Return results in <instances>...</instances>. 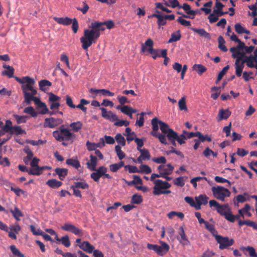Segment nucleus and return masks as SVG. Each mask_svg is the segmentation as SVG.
Segmentation results:
<instances>
[{
	"instance_id": "f257e3e1",
	"label": "nucleus",
	"mask_w": 257,
	"mask_h": 257,
	"mask_svg": "<svg viewBox=\"0 0 257 257\" xmlns=\"http://www.w3.org/2000/svg\"><path fill=\"white\" fill-rule=\"evenodd\" d=\"M100 37V34L93 32L91 29H85L84 31L83 36L80 38L82 47L84 50H87L88 48L93 43H95Z\"/></svg>"
},
{
	"instance_id": "f03ea898",
	"label": "nucleus",
	"mask_w": 257,
	"mask_h": 257,
	"mask_svg": "<svg viewBox=\"0 0 257 257\" xmlns=\"http://www.w3.org/2000/svg\"><path fill=\"white\" fill-rule=\"evenodd\" d=\"M53 136L59 142L74 140L76 138L75 134L71 133L68 128H65L63 126L59 127V131H54Z\"/></svg>"
},
{
	"instance_id": "7ed1b4c3",
	"label": "nucleus",
	"mask_w": 257,
	"mask_h": 257,
	"mask_svg": "<svg viewBox=\"0 0 257 257\" xmlns=\"http://www.w3.org/2000/svg\"><path fill=\"white\" fill-rule=\"evenodd\" d=\"M25 84L22 85V89L24 94L25 99H28L31 94H37V91L34 89L33 85L35 83V81L33 78L29 76H26Z\"/></svg>"
},
{
	"instance_id": "20e7f679",
	"label": "nucleus",
	"mask_w": 257,
	"mask_h": 257,
	"mask_svg": "<svg viewBox=\"0 0 257 257\" xmlns=\"http://www.w3.org/2000/svg\"><path fill=\"white\" fill-rule=\"evenodd\" d=\"M160 121L157 117H155L152 119V131L151 132V134L158 138L162 144L167 145L168 142L166 139V136L158 132Z\"/></svg>"
},
{
	"instance_id": "39448f33",
	"label": "nucleus",
	"mask_w": 257,
	"mask_h": 257,
	"mask_svg": "<svg viewBox=\"0 0 257 257\" xmlns=\"http://www.w3.org/2000/svg\"><path fill=\"white\" fill-rule=\"evenodd\" d=\"M211 190L214 197L222 201L226 197H229L231 194L227 189L222 186L213 187Z\"/></svg>"
},
{
	"instance_id": "423d86ee",
	"label": "nucleus",
	"mask_w": 257,
	"mask_h": 257,
	"mask_svg": "<svg viewBox=\"0 0 257 257\" xmlns=\"http://www.w3.org/2000/svg\"><path fill=\"white\" fill-rule=\"evenodd\" d=\"M160 243L161 246L148 243L147 247L150 250L155 251L158 254L163 256L169 251L170 246L167 243L162 241H160Z\"/></svg>"
},
{
	"instance_id": "0eeeda50",
	"label": "nucleus",
	"mask_w": 257,
	"mask_h": 257,
	"mask_svg": "<svg viewBox=\"0 0 257 257\" xmlns=\"http://www.w3.org/2000/svg\"><path fill=\"white\" fill-rule=\"evenodd\" d=\"M36 94H31L28 99H25L26 103L27 104H30L31 103V101L33 100L39 108H42V110L40 111L39 113L43 114L47 113V112H48V108L47 107L46 104L42 102L40 98L34 96Z\"/></svg>"
},
{
	"instance_id": "6e6552de",
	"label": "nucleus",
	"mask_w": 257,
	"mask_h": 257,
	"mask_svg": "<svg viewBox=\"0 0 257 257\" xmlns=\"http://www.w3.org/2000/svg\"><path fill=\"white\" fill-rule=\"evenodd\" d=\"M217 243L219 244V249H224L233 244L234 240L227 236H222L220 235L214 234Z\"/></svg>"
},
{
	"instance_id": "1a4fd4ad",
	"label": "nucleus",
	"mask_w": 257,
	"mask_h": 257,
	"mask_svg": "<svg viewBox=\"0 0 257 257\" xmlns=\"http://www.w3.org/2000/svg\"><path fill=\"white\" fill-rule=\"evenodd\" d=\"M209 203L210 207H215L217 212L222 216H224L228 211H230L229 207L227 204L220 205L215 200H210Z\"/></svg>"
},
{
	"instance_id": "9d476101",
	"label": "nucleus",
	"mask_w": 257,
	"mask_h": 257,
	"mask_svg": "<svg viewBox=\"0 0 257 257\" xmlns=\"http://www.w3.org/2000/svg\"><path fill=\"white\" fill-rule=\"evenodd\" d=\"M155 186L153 188V194L155 195V192H160L162 189H167L171 187L170 183L166 181H163L162 180H156L154 182Z\"/></svg>"
},
{
	"instance_id": "9b49d317",
	"label": "nucleus",
	"mask_w": 257,
	"mask_h": 257,
	"mask_svg": "<svg viewBox=\"0 0 257 257\" xmlns=\"http://www.w3.org/2000/svg\"><path fill=\"white\" fill-rule=\"evenodd\" d=\"M39 161L40 160L36 157L33 158L32 162L30 163L31 168V170H29L30 175L37 176L41 175V171L42 168H40V167L38 166Z\"/></svg>"
},
{
	"instance_id": "f8f14e48",
	"label": "nucleus",
	"mask_w": 257,
	"mask_h": 257,
	"mask_svg": "<svg viewBox=\"0 0 257 257\" xmlns=\"http://www.w3.org/2000/svg\"><path fill=\"white\" fill-rule=\"evenodd\" d=\"M100 109L102 111V116L106 119H108L110 121H116L118 120L117 115L111 111H107L106 109L104 107H100Z\"/></svg>"
},
{
	"instance_id": "ddd939ff",
	"label": "nucleus",
	"mask_w": 257,
	"mask_h": 257,
	"mask_svg": "<svg viewBox=\"0 0 257 257\" xmlns=\"http://www.w3.org/2000/svg\"><path fill=\"white\" fill-rule=\"evenodd\" d=\"M63 120L61 118H55L54 117L46 118L45 119L44 126L54 128L61 124Z\"/></svg>"
},
{
	"instance_id": "4468645a",
	"label": "nucleus",
	"mask_w": 257,
	"mask_h": 257,
	"mask_svg": "<svg viewBox=\"0 0 257 257\" xmlns=\"http://www.w3.org/2000/svg\"><path fill=\"white\" fill-rule=\"evenodd\" d=\"M195 199L196 202V209L199 210L201 209L202 205H205L207 204L209 198L205 194H201L196 196Z\"/></svg>"
},
{
	"instance_id": "2eb2a0df",
	"label": "nucleus",
	"mask_w": 257,
	"mask_h": 257,
	"mask_svg": "<svg viewBox=\"0 0 257 257\" xmlns=\"http://www.w3.org/2000/svg\"><path fill=\"white\" fill-rule=\"evenodd\" d=\"M160 128L162 132L163 133L162 134L166 136V139L169 135H172L173 134L176 133L172 129L170 128L168 124L162 121H160Z\"/></svg>"
},
{
	"instance_id": "dca6fc26",
	"label": "nucleus",
	"mask_w": 257,
	"mask_h": 257,
	"mask_svg": "<svg viewBox=\"0 0 257 257\" xmlns=\"http://www.w3.org/2000/svg\"><path fill=\"white\" fill-rule=\"evenodd\" d=\"M90 28L91 30H93V32H97L100 34V31H104L105 29V27H104L103 22H94L91 24Z\"/></svg>"
},
{
	"instance_id": "f3484780",
	"label": "nucleus",
	"mask_w": 257,
	"mask_h": 257,
	"mask_svg": "<svg viewBox=\"0 0 257 257\" xmlns=\"http://www.w3.org/2000/svg\"><path fill=\"white\" fill-rule=\"evenodd\" d=\"M153 41L151 39H148L145 44L142 45L141 48L142 52H145L147 49L146 46H148L149 47L148 51L150 54L153 52H155L156 50L153 48Z\"/></svg>"
},
{
	"instance_id": "a211bd4d",
	"label": "nucleus",
	"mask_w": 257,
	"mask_h": 257,
	"mask_svg": "<svg viewBox=\"0 0 257 257\" xmlns=\"http://www.w3.org/2000/svg\"><path fill=\"white\" fill-rule=\"evenodd\" d=\"M231 112L228 109H221L218 112L217 119L218 121L223 119H227L231 115Z\"/></svg>"
},
{
	"instance_id": "6ab92c4d",
	"label": "nucleus",
	"mask_w": 257,
	"mask_h": 257,
	"mask_svg": "<svg viewBox=\"0 0 257 257\" xmlns=\"http://www.w3.org/2000/svg\"><path fill=\"white\" fill-rule=\"evenodd\" d=\"M79 247L88 253H92L94 249L93 245H91L87 241H83L81 244L79 245Z\"/></svg>"
},
{
	"instance_id": "aec40b11",
	"label": "nucleus",
	"mask_w": 257,
	"mask_h": 257,
	"mask_svg": "<svg viewBox=\"0 0 257 257\" xmlns=\"http://www.w3.org/2000/svg\"><path fill=\"white\" fill-rule=\"evenodd\" d=\"M90 162L87 163V167L92 171L96 170L97 164V158L96 156L91 154L90 156Z\"/></svg>"
},
{
	"instance_id": "412c9836",
	"label": "nucleus",
	"mask_w": 257,
	"mask_h": 257,
	"mask_svg": "<svg viewBox=\"0 0 257 257\" xmlns=\"http://www.w3.org/2000/svg\"><path fill=\"white\" fill-rule=\"evenodd\" d=\"M53 19L58 24L66 26L70 25L72 22V19L67 17L65 18L54 17Z\"/></svg>"
},
{
	"instance_id": "4be33fe9",
	"label": "nucleus",
	"mask_w": 257,
	"mask_h": 257,
	"mask_svg": "<svg viewBox=\"0 0 257 257\" xmlns=\"http://www.w3.org/2000/svg\"><path fill=\"white\" fill-rule=\"evenodd\" d=\"M179 234L181 237V240H179L180 242L184 245H187L189 243V241L186 236L184 228L182 226L179 228Z\"/></svg>"
},
{
	"instance_id": "5701e85b",
	"label": "nucleus",
	"mask_w": 257,
	"mask_h": 257,
	"mask_svg": "<svg viewBox=\"0 0 257 257\" xmlns=\"http://www.w3.org/2000/svg\"><path fill=\"white\" fill-rule=\"evenodd\" d=\"M191 29L194 32L197 33L201 37H204L208 39H211L210 34L204 29H197L192 28Z\"/></svg>"
},
{
	"instance_id": "b1692460",
	"label": "nucleus",
	"mask_w": 257,
	"mask_h": 257,
	"mask_svg": "<svg viewBox=\"0 0 257 257\" xmlns=\"http://www.w3.org/2000/svg\"><path fill=\"white\" fill-rule=\"evenodd\" d=\"M55 172L61 180H63L68 174V170L65 168H57L55 169Z\"/></svg>"
},
{
	"instance_id": "393cba45",
	"label": "nucleus",
	"mask_w": 257,
	"mask_h": 257,
	"mask_svg": "<svg viewBox=\"0 0 257 257\" xmlns=\"http://www.w3.org/2000/svg\"><path fill=\"white\" fill-rule=\"evenodd\" d=\"M89 91L93 93L97 94V93L100 92H101L102 94L104 96H112L114 95V93L110 92L108 90L105 89H96L95 88H90L89 90Z\"/></svg>"
},
{
	"instance_id": "a878e982",
	"label": "nucleus",
	"mask_w": 257,
	"mask_h": 257,
	"mask_svg": "<svg viewBox=\"0 0 257 257\" xmlns=\"http://www.w3.org/2000/svg\"><path fill=\"white\" fill-rule=\"evenodd\" d=\"M46 184L48 185L50 187L55 189L61 186L62 185V182L56 179H52L48 180L46 182Z\"/></svg>"
},
{
	"instance_id": "bb28decb",
	"label": "nucleus",
	"mask_w": 257,
	"mask_h": 257,
	"mask_svg": "<svg viewBox=\"0 0 257 257\" xmlns=\"http://www.w3.org/2000/svg\"><path fill=\"white\" fill-rule=\"evenodd\" d=\"M3 67L5 69H7V70L4 71L2 72V75H7L10 78L14 77V69L12 66L7 65V64H4Z\"/></svg>"
},
{
	"instance_id": "cd10ccee",
	"label": "nucleus",
	"mask_w": 257,
	"mask_h": 257,
	"mask_svg": "<svg viewBox=\"0 0 257 257\" xmlns=\"http://www.w3.org/2000/svg\"><path fill=\"white\" fill-rule=\"evenodd\" d=\"M155 17L158 19V24L159 26H164L166 24V19L165 16L160 14H153L149 16V18Z\"/></svg>"
},
{
	"instance_id": "c85d7f7f",
	"label": "nucleus",
	"mask_w": 257,
	"mask_h": 257,
	"mask_svg": "<svg viewBox=\"0 0 257 257\" xmlns=\"http://www.w3.org/2000/svg\"><path fill=\"white\" fill-rule=\"evenodd\" d=\"M179 9H183L188 15L195 16L196 14V11L191 10L190 6L187 3L180 5Z\"/></svg>"
},
{
	"instance_id": "c756f323",
	"label": "nucleus",
	"mask_w": 257,
	"mask_h": 257,
	"mask_svg": "<svg viewBox=\"0 0 257 257\" xmlns=\"http://www.w3.org/2000/svg\"><path fill=\"white\" fill-rule=\"evenodd\" d=\"M24 151L27 156L24 158L23 161L26 165H28L33 157V153L29 148L25 149Z\"/></svg>"
},
{
	"instance_id": "7c9ffc66",
	"label": "nucleus",
	"mask_w": 257,
	"mask_h": 257,
	"mask_svg": "<svg viewBox=\"0 0 257 257\" xmlns=\"http://www.w3.org/2000/svg\"><path fill=\"white\" fill-rule=\"evenodd\" d=\"M40 89L43 91H46L47 89L46 87H50L52 85V83L46 79H43L39 82Z\"/></svg>"
},
{
	"instance_id": "2f4dec72",
	"label": "nucleus",
	"mask_w": 257,
	"mask_h": 257,
	"mask_svg": "<svg viewBox=\"0 0 257 257\" xmlns=\"http://www.w3.org/2000/svg\"><path fill=\"white\" fill-rule=\"evenodd\" d=\"M10 212L12 213L14 217L18 221L21 220L20 217H22L23 214L21 210L17 207H15L14 209H11Z\"/></svg>"
},
{
	"instance_id": "473e14b6",
	"label": "nucleus",
	"mask_w": 257,
	"mask_h": 257,
	"mask_svg": "<svg viewBox=\"0 0 257 257\" xmlns=\"http://www.w3.org/2000/svg\"><path fill=\"white\" fill-rule=\"evenodd\" d=\"M234 29L235 31L239 34H249L250 31L244 28L239 23L236 24L234 26Z\"/></svg>"
},
{
	"instance_id": "72a5a7b5",
	"label": "nucleus",
	"mask_w": 257,
	"mask_h": 257,
	"mask_svg": "<svg viewBox=\"0 0 257 257\" xmlns=\"http://www.w3.org/2000/svg\"><path fill=\"white\" fill-rule=\"evenodd\" d=\"M240 249L242 251H247L248 252L249 255L251 257H255L257 255L255 250L254 247L247 246H242L240 247Z\"/></svg>"
},
{
	"instance_id": "f704fd0d",
	"label": "nucleus",
	"mask_w": 257,
	"mask_h": 257,
	"mask_svg": "<svg viewBox=\"0 0 257 257\" xmlns=\"http://www.w3.org/2000/svg\"><path fill=\"white\" fill-rule=\"evenodd\" d=\"M10 133L11 135L13 134L19 135L23 134H26V132L22 130L21 126L19 125L14 126L12 129L10 131Z\"/></svg>"
},
{
	"instance_id": "c9c22d12",
	"label": "nucleus",
	"mask_w": 257,
	"mask_h": 257,
	"mask_svg": "<svg viewBox=\"0 0 257 257\" xmlns=\"http://www.w3.org/2000/svg\"><path fill=\"white\" fill-rule=\"evenodd\" d=\"M71 188H81L87 189L89 188V185L85 182H75L74 184L71 186Z\"/></svg>"
},
{
	"instance_id": "e433bc0d",
	"label": "nucleus",
	"mask_w": 257,
	"mask_h": 257,
	"mask_svg": "<svg viewBox=\"0 0 257 257\" xmlns=\"http://www.w3.org/2000/svg\"><path fill=\"white\" fill-rule=\"evenodd\" d=\"M193 70L197 72L199 75H201L206 71L207 69L201 64H194L193 66Z\"/></svg>"
},
{
	"instance_id": "4c0bfd02",
	"label": "nucleus",
	"mask_w": 257,
	"mask_h": 257,
	"mask_svg": "<svg viewBox=\"0 0 257 257\" xmlns=\"http://www.w3.org/2000/svg\"><path fill=\"white\" fill-rule=\"evenodd\" d=\"M218 48L223 52H226L227 51V49L226 47L225 46V41L221 36H220L218 38Z\"/></svg>"
},
{
	"instance_id": "58836bf2",
	"label": "nucleus",
	"mask_w": 257,
	"mask_h": 257,
	"mask_svg": "<svg viewBox=\"0 0 257 257\" xmlns=\"http://www.w3.org/2000/svg\"><path fill=\"white\" fill-rule=\"evenodd\" d=\"M82 125V123L80 121H78L70 123V127L72 128V130L73 132H77L79 130L81 129Z\"/></svg>"
},
{
	"instance_id": "ea45409f",
	"label": "nucleus",
	"mask_w": 257,
	"mask_h": 257,
	"mask_svg": "<svg viewBox=\"0 0 257 257\" xmlns=\"http://www.w3.org/2000/svg\"><path fill=\"white\" fill-rule=\"evenodd\" d=\"M174 167L170 164H167L166 166L164 165V169L162 172V175L165 176V175H171L173 170Z\"/></svg>"
},
{
	"instance_id": "a19ab883",
	"label": "nucleus",
	"mask_w": 257,
	"mask_h": 257,
	"mask_svg": "<svg viewBox=\"0 0 257 257\" xmlns=\"http://www.w3.org/2000/svg\"><path fill=\"white\" fill-rule=\"evenodd\" d=\"M124 165V163L123 161H121L118 163H115L111 164L109 166V169L111 171L115 172L118 170L120 168Z\"/></svg>"
},
{
	"instance_id": "79ce46f5",
	"label": "nucleus",
	"mask_w": 257,
	"mask_h": 257,
	"mask_svg": "<svg viewBox=\"0 0 257 257\" xmlns=\"http://www.w3.org/2000/svg\"><path fill=\"white\" fill-rule=\"evenodd\" d=\"M66 162L67 165H70L76 169L80 167V163L77 160L69 159L66 160Z\"/></svg>"
},
{
	"instance_id": "37998d69",
	"label": "nucleus",
	"mask_w": 257,
	"mask_h": 257,
	"mask_svg": "<svg viewBox=\"0 0 257 257\" xmlns=\"http://www.w3.org/2000/svg\"><path fill=\"white\" fill-rule=\"evenodd\" d=\"M196 137H198L199 140L201 142H204L206 141L208 142H211L212 141L211 137L208 135L204 136L200 132H197Z\"/></svg>"
},
{
	"instance_id": "c03bdc74",
	"label": "nucleus",
	"mask_w": 257,
	"mask_h": 257,
	"mask_svg": "<svg viewBox=\"0 0 257 257\" xmlns=\"http://www.w3.org/2000/svg\"><path fill=\"white\" fill-rule=\"evenodd\" d=\"M177 33H178V34H176L174 33H173L171 34V37L168 41L169 43H172L174 42H177V41L180 40V39L181 38V35L180 34V31L179 30H178L177 32Z\"/></svg>"
},
{
	"instance_id": "a18cd8bd",
	"label": "nucleus",
	"mask_w": 257,
	"mask_h": 257,
	"mask_svg": "<svg viewBox=\"0 0 257 257\" xmlns=\"http://www.w3.org/2000/svg\"><path fill=\"white\" fill-rule=\"evenodd\" d=\"M229 68V65H227L224 67L222 70L219 72L216 81V83H218L222 78L223 76L226 74V72Z\"/></svg>"
},
{
	"instance_id": "49530a36",
	"label": "nucleus",
	"mask_w": 257,
	"mask_h": 257,
	"mask_svg": "<svg viewBox=\"0 0 257 257\" xmlns=\"http://www.w3.org/2000/svg\"><path fill=\"white\" fill-rule=\"evenodd\" d=\"M14 117L16 120L17 123L20 124L26 122L27 119L29 118V116L27 115H19L18 114H14Z\"/></svg>"
},
{
	"instance_id": "de8ad7c7",
	"label": "nucleus",
	"mask_w": 257,
	"mask_h": 257,
	"mask_svg": "<svg viewBox=\"0 0 257 257\" xmlns=\"http://www.w3.org/2000/svg\"><path fill=\"white\" fill-rule=\"evenodd\" d=\"M178 105L180 110L187 111L188 110L185 97H183L178 102Z\"/></svg>"
},
{
	"instance_id": "09e8293b",
	"label": "nucleus",
	"mask_w": 257,
	"mask_h": 257,
	"mask_svg": "<svg viewBox=\"0 0 257 257\" xmlns=\"http://www.w3.org/2000/svg\"><path fill=\"white\" fill-rule=\"evenodd\" d=\"M24 112L31 114L33 117H36L38 113L35 111L34 108L32 106H29L26 107L24 110Z\"/></svg>"
},
{
	"instance_id": "8fccbe9b",
	"label": "nucleus",
	"mask_w": 257,
	"mask_h": 257,
	"mask_svg": "<svg viewBox=\"0 0 257 257\" xmlns=\"http://www.w3.org/2000/svg\"><path fill=\"white\" fill-rule=\"evenodd\" d=\"M12 122L10 120H7L6 121V123L5 125L3 126L2 129V131L4 133L5 132L8 133L10 132V131L12 129Z\"/></svg>"
},
{
	"instance_id": "3c124183",
	"label": "nucleus",
	"mask_w": 257,
	"mask_h": 257,
	"mask_svg": "<svg viewBox=\"0 0 257 257\" xmlns=\"http://www.w3.org/2000/svg\"><path fill=\"white\" fill-rule=\"evenodd\" d=\"M151 172V168L147 165H142L140 166L139 173L150 174Z\"/></svg>"
},
{
	"instance_id": "603ef678",
	"label": "nucleus",
	"mask_w": 257,
	"mask_h": 257,
	"mask_svg": "<svg viewBox=\"0 0 257 257\" xmlns=\"http://www.w3.org/2000/svg\"><path fill=\"white\" fill-rule=\"evenodd\" d=\"M245 53L244 52H240L239 50H237L236 53L233 55H232V57L233 58H235L236 60H238V61H241L243 60V57L244 56Z\"/></svg>"
},
{
	"instance_id": "864d4df0",
	"label": "nucleus",
	"mask_w": 257,
	"mask_h": 257,
	"mask_svg": "<svg viewBox=\"0 0 257 257\" xmlns=\"http://www.w3.org/2000/svg\"><path fill=\"white\" fill-rule=\"evenodd\" d=\"M10 247L11 250L15 255L18 256L19 257H24V254L21 253L15 245H12Z\"/></svg>"
},
{
	"instance_id": "5fc2aeb1",
	"label": "nucleus",
	"mask_w": 257,
	"mask_h": 257,
	"mask_svg": "<svg viewBox=\"0 0 257 257\" xmlns=\"http://www.w3.org/2000/svg\"><path fill=\"white\" fill-rule=\"evenodd\" d=\"M139 152L141 153L140 156L144 158V160H146V159L149 160L150 159L151 155L148 150L144 149L140 150Z\"/></svg>"
},
{
	"instance_id": "6e6d98bb",
	"label": "nucleus",
	"mask_w": 257,
	"mask_h": 257,
	"mask_svg": "<svg viewBox=\"0 0 257 257\" xmlns=\"http://www.w3.org/2000/svg\"><path fill=\"white\" fill-rule=\"evenodd\" d=\"M177 133H175L174 134H173L172 135H169V136L167 138L170 144L175 147H176L177 145V144L176 143V141H177Z\"/></svg>"
},
{
	"instance_id": "4d7b16f0",
	"label": "nucleus",
	"mask_w": 257,
	"mask_h": 257,
	"mask_svg": "<svg viewBox=\"0 0 257 257\" xmlns=\"http://www.w3.org/2000/svg\"><path fill=\"white\" fill-rule=\"evenodd\" d=\"M204 224L205 225L206 228L210 231L213 236L214 234H217V231L215 229V227L213 224H210L207 221H205Z\"/></svg>"
},
{
	"instance_id": "13d9d810",
	"label": "nucleus",
	"mask_w": 257,
	"mask_h": 257,
	"mask_svg": "<svg viewBox=\"0 0 257 257\" xmlns=\"http://www.w3.org/2000/svg\"><path fill=\"white\" fill-rule=\"evenodd\" d=\"M143 201L142 196L138 194H134L132 198L131 202L134 204H140Z\"/></svg>"
},
{
	"instance_id": "bf43d9fd",
	"label": "nucleus",
	"mask_w": 257,
	"mask_h": 257,
	"mask_svg": "<svg viewBox=\"0 0 257 257\" xmlns=\"http://www.w3.org/2000/svg\"><path fill=\"white\" fill-rule=\"evenodd\" d=\"M115 140L116 142L121 145L122 146H125V141L124 138L120 134H118L115 136Z\"/></svg>"
},
{
	"instance_id": "052dcab7",
	"label": "nucleus",
	"mask_w": 257,
	"mask_h": 257,
	"mask_svg": "<svg viewBox=\"0 0 257 257\" xmlns=\"http://www.w3.org/2000/svg\"><path fill=\"white\" fill-rule=\"evenodd\" d=\"M229 212H227L224 216L225 219L231 222H234L235 221V218H238V216H234L230 211Z\"/></svg>"
},
{
	"instance_id": "680f3d73",
	"label": "nucleus",
	"mask_w": 257,
	"mask_h": 257,
	"mask_svg": "<svg viewBox=\"0 0 257 257\" xmlns=\"http://www.w3.org/2000/svg\"><path fill=\"white\" fill-rule=\"evenodd\" d=\"M60 241H61L62 243L67 247H69L71 245L69 238L68 235H65L61 237Z\"/></svg>"
},
{
	"instance_id": "e2e57ef3",
	"label": "nucleus",
	"mask_w": 257,
	"mask_h": 257,
	"mask_svg": "<svg viewBox=\"0 0 257 257\" xmlns=\"http://www.w3.org/2000/svg\"><path fill=\"white\" fill-rule=\"evenodd\" d=\"M196 132H188L186 131H183V133L181 135H183L185 137V139L187 140L188 139H190L193 137H196Z\"/></svg>"
},
{
	"instance_id": "0e129e2a",
	"label": "nucleus",
	"mask_w": 257,
	"mask_h": 257,
	"mask_svg": "<svg viewBox=\"0 0 257 257\" xmlns=\"http://www.w3.org/2000/svg\"><path fill=\"white\" fill-rule=\"evenodd\" d=\"M185 201L189 204L191 206L195 207L196 209V202L194 201L193 199L189 196H186L184 198Z\"/></svg>"
},
{
	"instance_id": "69168bd1",
	"label": "nucleus",
	"mask_w": 257,
	"mask_h": 257,
	"mask_svg": "<svg viewBox=\"0 0 257 257\" xmlns=\"http://www.w3.org/2000/svg\"><path fill=\"white\" fill-rule=\"evenodd\" d=\"M248 195L246 193H244L243 195H238L236 197V200L238 202L243 203L245 202L247 200V199L245 198V196H248Z\"/></svg>"
},
{
	"instance_id": "338daca9",
	"label": "nucleus",
	"mask_w": 257,
	"mask_h": 257,
	"mask_svg": "<svg viewBox=\"0 0 257 257\" xmlns=\"http://www.w3.org/2000/svg\"><path fill=\"white\" fill-rule=\"evenodd\" d=\"M31 231L33 232V234L35 235H42V230L40 228L36 229L33 225H30Z\"/></svg>"
},
{
	"instance_id": "774afa93",
	"label": "nucleus",
	"mask_w": 257,
	"mask_h": 257,
	"mask_svg": "<svg viewBox=\"0 0 257 257\" xmlns=\"http://www.w3.org/2000/svg\"><path fill=\"white\" fill-rule=\"evenodd\" d=\"M72 29L74 33H76L78 31L79 25L78 22L76 18L72 19Z\"/></svg>"
}]
</instances>
